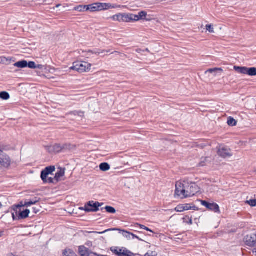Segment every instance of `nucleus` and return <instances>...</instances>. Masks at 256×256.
Returning <instances> with one entry per match:
<instances>
[{
    "mask_svg": "<svg viewBox=\"0 0 256 256\" xmlns=\"http://www.w3.org/2000/svg\"><path fill=\"white\" fill-rule=\"evenodd\" d=\"M144 256H157V254L156 252L149 251L144 254Z\"/></svg>",
    "mask_w": 256,
    "mask_h": 256,
    "instance_id": "obj_41",
    "label": "nucleus"
},
{
    "mask_svg": "<svg viewBox=\"0 0 256 256\" xmlns=\"http://www.w3.org/2000/svg\"><path fill=\"white\" fill-rule=\"evenodd\" d=\"M3 235H4V232L3 231H0V238Z\"/></svg>",
    "mask_w": 256,
    "mask_h": 256,
    "instance_id": "obj_49",
    "label": "nucleus"
},
{
    "mask_svg": "<svg viewBox=\"0 0 256 256\" xmlns=\"http://www.w3.org/2000/svg\"><path fill=\"white\" fill-rule=\"evenodd\" d=\"M183 219L184 222L188 223V224H192V218H190V217L188 216H186Z\"/></svg>",
    "mask_w": 256,
    "mask_h": 256,
    "instance_id": "obj_36",
    "label": "nucleus"
},
{
    "mask_svg": "<svg viewBox=\"0 0 256 256\" xmlns=\"http://www.w3.org/2000/svg\"><path fill=\"white\" fill-rule=\"evenodd\" d=\"M131 236H132V239H134V238H136L137 236H136L134 234L132 233Z\"/></svg>",
    "mask_w": 256,
    "mask_h": 256,
    "instance_id": "obj_48",
    "label": "nucleus"
},
{
    "mask_svg": "<svg viewBox=\"0 0 256 256\" xmlns=\"http://www.w3.org/2000/svg\"><path fill=\"white\" fill-rule=\"evenodd\" d=\"M206 158H204V160H206Z\"/></svg>",
    "mask_w": 256,
    "mask_h": 256,
    "instance_id": "obj_54",
    "label": "nucleus"
},
{
    "mask_svg": "<svg viewBox=\"0 0 256 256\" xmlns=\"http://www.w3.org/2000/svg\"><path fill=\"white\" fill-rule=\"evenodd\" d=\"M86 6H83V5H80V6H78L74 8V10H77L78 12H86L87 11V8H86Z\"/></svg>",
    "mask_w": 256,
    "mask_h": 256,
    "instance_id": "obj_27",
    "label": "nucleus"
},
{
    "mask_svg": "<svg viewBox=\"0 0 256 256\" xmlns=\"http://www.w3.org/2000/svg\"><path fill=\"white\" fill-rule=\"evenodd\" d=\"M22 206H17V208H20V207H22Z\"/></svg>",
    "mask_w": 256,
    "mask_h": 256,
    "instance_id": "obj_52",
    "label": "nucleus"
},
{
    "mask_svg": "<svg viewBox=\"0 0 256 256\" xmlns=\"http://www.w3.org/2000/svg\"><path fill=\"white\" fill-rule=\"evenodd\" d=\"M91 66V64L87 62L78 61L73 63V66L70 68V70L82 73L90 70Z\"/></svg>",
    "mask_w": 256,
    "mask_h": 256,
    "instance_id": "obj_1",
    "label": "nucleus"
},
{
    "mask_svg": "<svg viewBox=\"0 0 256 256\" xmlns=\"http://www.w3.org/2000/svg\"><path fill=\"white\" fill-rule=\"evenodd\" d=\"M100 169L103 172H106L110 169V166L106 162H103L100 164Z\"/></svg>",
    "mask_w": 256,
    "mask_h": 256,
    "instance_id": "obj_22",
    "label": "nucleus"
},
{
    "mask_svg": "<svg viewBox=\"0 0 256 256\" xmlns=\"http://www.w3.org/2000/svg\"><path fill=\"white\" fill-rule=\"evenodd\" d=\"M208 209L212 210L215 212H218L220 211L219 206L216 203H210Z\"/></svg>",
    "mask_w": 256,
    "mask_h": 256,
    "instance_id": "obj_18",
    "label": "nucleus"
},
{
    "mask_svg": "<svg viewBox=\"0 0 256 256\" xmlns=\"http://www.w3.org/2000/svg\"><path fill=\"white\" fill-rule=\"evenodd\" d=\"M227 124L230 126H236L237 124V122L233 118L230 116L228 118Z\"/></svg>",
    "mask_w": 256,
    "mask_h": 256,
    "instance_id": "obj_25",
    "label": "nucleus"
},
{
    "mask_svg": "<svg viewBox=\"0 0 256 256\" xmlns=\"http://www.w3.org/2000/svg\"><path fill=\"white\" fill-rule=\"evenodd\" d=\"M58 170L54 176L56 182H58L60 178L62 177L65 174V168H59Z\"/></svg>",
    "mask_w": 256,
    "mask_h": 256,
    "instance_id": "obj_14",
    "label": "nucleus"
},
{
    "mask_svg": "<svg viewBox=\"0 0 256 256\" xmlns=\"http://www.w3.org/2000/svg\"><path fill=\"white\" fill-rule=\"evenodd\" d=\"M78 250L80 256H90L89 249L84 246H79Z\"/></svg>",
    "mask_w": 256,
    "mask_h": 256,
    "instance_id": "obj_15",
    "label": "nucleus"
},
{
    "mask_svg": "<svg viewBox=\"0 0 256 256\" xmlns=\"http://www.w3.org/2000/svg\"><path fill=\"white\" fill-rule=\"evenodd\" d=\"M11 160L8 156L4 154L3 152H0V164L4 168L10 166Z\"/></svg>",
    "mask_w": 256,
    "mask_h": 256,
    "instance_id": "obj_9",
    "label": "nucleus"
},
{
    "mask_svg": "<svg viewBox=\"0 0 256 256\" xmlns=\"http://www.w3.org/2000/svg\"><path fill=\"white\" fill-rule=\"evenodd\" d=\"M184 182H186V180L178 181L176 183L175 197H180L182 198H185L186 188Z\"/></svg>",
    "mask_w": 256,
    "mask_h": 256,
    "instance_id": "obj_4",
    "label": "nucleus"
},
{
    "mask_svg": "<svg viewBox=\"0 0 256 256\" xmlns=\"http://www.w3.org/2000/svg\"><path fill=\"white\" fill-rule=\"evenodd\" d=\"M136 238H137L138 240H139L140 241H144L142 239H141L138 236H136Z\"/></svg>",
    "mask_w": 256,
    "mask_h": 256,
    "instance_id": "obj_50",
    "label": "nucleus"
},
{
    "mask_svg": "<svg viewBox=\"0 0 256 256\" xmlns=\"http://www.w3.org/2000/svg\"><path fill=\"white\" fill-rule=\"evenodd\" d=\"M72 146L68 144H55L49 147V151L54 153H60L71 149Z\"/></svg>",
    "mask_w": 256,
    "mask_h": 256,
    "instance_id": "obj_3",
    "label": "nucleus"
},
{
    "mask_svg": "<svg viewBox=\"0 0 256 256\" xmlns=\"http://www.w3.org/2000/svg\"><path fill=\"white\" fill-rule=\"evenodd\" d=\"M247 202L251 206H256V200H248Z\"/></svg>",
    "mask_w": 256,
    "mask_h": 256,
    "instance_id": "obj_39",
    "label": "nucleus"
},
{
    "mask_svg": "<svg viewBox=\"0 0 256 256\" xmlns=\"http://www.w3.org/2000/svg\"><path fill=\"white\" fill-rule=\"evenodd\" d=\"M247 74L250 76H256V68H254V67L248 68Z\"/></svg>",
    "mask_w": 256,
    "mask_h": 256,
    "instance_id": "obj_23",
    "label": "nucleus"
},
{
    "mask_svg": "<svg viewBox=\"0 0 256 256\" xmlns=\"http://www.w3.org/2000/svg\"><path fill=\"white\" fill-rule=\"evenodd\" d=\"M132 14V22H136L140 20L139 14Z\"/></svg>",
    "mask_w": 256,
    "mask_h": 256,
    "instance_id": "obj_37",
    "label": "nucleus"
},
{
    "mask_svg": "<svg viewBox=\"0 0 256 256\" xmlns=\"http://www.w3.org/2000/svg\"><path fill=\"white\" fill-rule=\"evenodd\" d=\"M43 67V66L40 64L36 65V68L41 69Z\"/></svg>",
    "mask_w": 256,
    "mask_h": 256,
    "instance_id": "obj_47",
    "label": "nucleus"
},
{
    "mask_svg": "<svg viewBox=\"0 0 256 256\" xmlns=\"http://www.w3.org/2000/svg\"><path fill=\"white\" fill-rule=\"evenodd\" d=\"M217 71L222 72V70L221 68H210V69L208 70L206 72V73H207V72L213 73V72H215Z\"/></svg>",
    "mask_w": 256,
    "mask_h": 256,
    "instance_id": "obj_33",
    "label": "nucleus"
},
{
    "mask_svg": "<svg viewBox=\"0 0 256 256\" xmlns=\"http://www.w3.org/2000/svg\"><path fill=\"white\" fill-rule=\"evenodd\" d=\"M139 16L140 19H143L147 15V13L145 11H142L138 12Z\"/></svg>",
    "mask_w": 256,
    "mask_h": 256,
    "instance_id": "obj_40",
    "label": "nucleus"
},
{
    "mask_svg": "<svg viewBox=\"0 0 256 256\" xmlns=\"http://www.w3.org/2000/svg\"><path fill=\"white\" fill-rule=\"evenodd\" d=\"M201 202L202 206H206L207 208H208L210 203L207 202L205 200H201Z\"/></svg>",
    "mask_w": 256,
    "mask_h": 256,
    "instance_id": "obj_44",
    "label": "nucleus"
},
{
    "mask_svg": "<svg viewBox=\"0 0 256 256\" xmlns=\"http://www.w3.org/2000/svg\"><path fill=\"white\" fill-rule=\"evenodd\" d=\"M218 154L224 158H230L232 156L231 150L226 146H221L218 148Z\"/></svg>",
    "mask_w": 256,
    "mask_h": 256,
    "instance_id": "obj_7",
    "label": "nucleus"
},
{
    "mask_svg": "<svg viewBox=\"0 0 256 256\" xmlns=\"http://www.w3.org/2000/svg\"><path fill=\"white\" fill-rule=\"evenodd\" d=\"M87 11L90 10V12H96V6L94 5V4H92L87 5L86 6Z\"/></svg>",
    "mask_w": 256,
    "mask_h": 256,
    "instance_id": "obj_32",
    "label": "nucleus"
},
{
    "mask_svg": "<svg viewBox=\"0 0 256 256\" xmlns=\"http://www.w3.org/2000/svg\"><path fill=\"white\" fill-rule=\"evenodd\" d=\"M199 165L200 166H204L205 164H204V161H201L200 164H199Z\"/></svg>",
    "mask_w": 256,
    "mask_h": 256,
    "instance_id": "obj_46",
    "label": "nucleus"
},
{
    "mask_svg": "<svg viewBox=\"0 0 256 256\" xmlns=\"http://www.w3.org/2000/svg\"><path fill=\"white\" fill-rule=\"evenodd\" d=\"M183 208V204H179L174 208V210L177 212H182L184 211Z\"/></svg>",
    "mask_w": 256,
    "mask_h": 256,
    "instance_id": "obj_35",
    "label": "nucleus"
},
{
    "mask_svg": "<svg viewBox=\"0 0 256 256\" xmlns=\"http://www.w3.org/2000/svg\"><path fill=\"white\" fill-rule=\"evenodd\" d=\"M122 22H132V14H124Z\"/></svg>",
    "mask_w": 256,
    "mask_h": 256,
    "instance_id": "obj_20",
    "label": "nucleus"
},
{
    "mask_svg": "<svg viewBox=\"0 0 256 256\" xmlns=\"http://www.w3.org/2000/svg\"><path fill=\"white\" fill-rule=\"evenodd\" d=\"M70 114H72L75 115V116L78 114V115L80 116H82L84 114V113L80 111H79V112L74 111V112H70Z\"/></svg>",
    "mask_w": 256,
    "mask_h": 256,
    "instance_id": "obj_42",
    "label": "nucleus"
},
{
    "mask_svg": "<svg viewBox=\"0 0 256 256\" xmlns=\"http://www.w3.org/2000/svg\"><path fill=\"white\" fill-rule=\"evenodd\" d=\"M56 168L54 166H50L46 167L44 170L41 172L40 178L42 180H46L48 176L52 174L55 171Z\"/></svg>",
    "mask_w": 256,
    "mask_h": 256,
    "instance_id": "obj_10",
    "label": "nucleus"
},
{
    "mask_svg": "<svg viewBox=\"0 0 256 256\" xmlns=\"http://www.w3.org/2000/svg\"><path fill=\"white\" fill-rule=\"evenodd\" d=\"M96 11L108 10L112 7L111 4L106 3H94Z\"/></svg>",
    "mask_w": 256,
    "mask_h": 256,
    "instance_id": "obj_13",
    "label": "nucleus"
},
{
    "mask_svg": "<svg viewBox=\"0 0 256 256\" xmlns=\"http://www.w3.org/2000/svg\"><path fill=\"white\" fill-rule=\"evenodd\" d=\"M14 66L20 68H24L27 67V62L24 60L19 61L14 63Z\"/></svg>",
    "mask_w": 256,
    "mask_h": 256,
    "instance_id": "obj_17",
    "label": "nucleus"
},
{
    "mask_svg": "<svg viewBox=\"0 0 256 256\" xmlns=\"http://www.w3.org/2000/svg\"><path fill=\"white\" fill-rule=\"evenodd\" d=\"M248 68L245 66H234V70L242 74H247Z\"/></svg>",
    "mask_w": 256,
    "mask_h": 256,
    "instance_id": "obj_16",
    "label": "nucleus"
},
{
    "mask_svg": "<svg viewBox=\"0 0 256 256\" xmlns=\"http://www.w3.org/2000/svg\"><path fill=\"white\" fill-rule=\"evenodd\" d=\"M32 210H33V212H34V214H37V213L40 211V210H39L36 209V208H32Z\"/></svg>",
    "mask_w": 256,
    "mask_h": 256,
    "instance_id": "obj_45",
    "label": "nucleus"
},
{
    "mask_svg": "<svg viewBox=\"0 0 256 256\" xmlns=\"http://www.w3.org/2000/svg\"><path fill=\"white\" fill-rule=\"evenodd\" d=\"M102 204V203L92 200L86 204L84 207L81 209L84 210L86 212H96L99 210V208Z\"/></svg>",
    "mask_w": 256,
    "mask_h": 256,
    "instance_id": "obj_5",
    "label": "nucleus"
},
{
    "mask_svg": "<svg viewBox=\"0 0 256 256\" xmlns=\"http://www.w3.org/2000/svg\"><path fill=\"white\" fill-rule=\"evenodd\" d=\"M59 6H60V4H58V5L56 6V7H59Z\"/></svg>",
    "mask_w": 256,
    "mask_h": 256,
    "instance_id": "obj_53",
    "label": "nucleus"
},
{
    "mask_svg": "<svg viewBox=\"0 0 256 256\" xmlns=\"http://www.w3.org/2000/svg\"><path fill=\"white\" fill-rule=\"evenodd\" d=\"M10 98L9 94L6 92H0V98L4 100H8Z\"/></svg>",
    "mask_w": 256,
    "mask_h": 256,
    "instance_id": "obj_24",
    "label": "nucleus"
},
{
    "mask_svg": "<svg viewBox=\"0 0 256 256\" xmlns=\"http://www.w3.org/2000/svg\"><path fill=\"white\" fill-rule=\"evenodd\" d=\"M246 244L251 247H256V232L248 234L244 238Z\"/></svg>",
    "mask_w": 256,
    "mask_h": 256,
    "instance_id": "obj_8",
    "label": "nucleus"
},
{
    "mask_svg": "<svg viewBox=\"0 0 256 256\" xmlns=\"http://www.w3.org/2000/svg\"><path fill=\"white\" fill-rule=\"evenodd\" d=\"M183 206H184L183 210H184V211L188 210H192V209L195 210V208H196V207L195 206H191L190 205L188 204H183Z\"/></svg>",
    "mask_w": 256,
    "mask_h": 256,
    "instance_id": "obj_31",
    "label": "nucleus"
},
{
    "mask_svg": "<svg viewBox=\"0 0 256 256\" xmlns=\"http://www.w3.org/2000/svg\"><path fill=\"white\" fill-rule=\"evenodd\" d=\"M30 211L28 209H26L23 211H20L18 216V220H22L26 218L28 216ZM12 218L14 220H17L14 213L12 214Z\"/></svg>",
    "mask_w": 256,
    "mask_h": 256,
    "instance_id": "obj_11",
    "label": "nucleus"
},
{
    "mask_svg": "<svg viewBox=\"0 0 256 256\" xmlns=\"http://www.w3.org/2000/svg\"><path fill=\"white\" fill-rule=\"evenodd\" d=\"M0 152H2V150L0 149Z\"/></svg>",
    "mask_w": 256,
    "mask_h": 256,
    "instance_id": "obj_55",
    "label": "nucleus"
},
{
    "mask_svg": "<svg viewBox=\"0 0 256 256\" xmlns=\"http://www.w3.org/2000/svg\"><path fill=\"white\" fill-rule=\"evenodd\" d=\"M104 209H105L110 214H114L116 212V209L110 206H106Z\"/></svg>",
    "mask_w": 256,
    "mask_h": 256,
    "instance_id": "obj_29",
    "label": "nucleus"
},
{
    "mask_svg": "<svg viewBox=\"0 0 256 256\" xmlns=\"http://www.w3.org/2000/svg\"><path fill=\"white\" fill-rule=\"evenodd\" d=\"M110 250L117 256H134V253L126 248H119L118 247H113Z\"/></svg>",
    "mask_w": 256,
    "mask_h": 256,
    "instance_id": "obj_6",
    "label": "nucleus"
},
{
    "mask_svg": "<svg viewBox=\"0 0 256 256\" xmlns=\"http://www.w3.org/2000/svg\"><path fill=\"white\" fill-rule=\"evenodd\" d=\"M109 50H89L88 52H90L92 54H103L105 52H108Z\"/></svg>",
    "mask_w": 256,
    "mask_h": 256,
    "instance_id": "obj_28",
    "label": "nucleus"
},
{
    "mask_svg": "<svg viewBox=\"0 0 256 256\" xmlns=\"http://www.w3.org/2000/svg\"><path fill=\"white\" fill-rule=\"evenodd\" d=\"M27 67H28L30 68H36V64L34 62H27Z\"/></svg>",
    "mask_w": 256,
    "mask_h": 256,
    "instance_id": "obj_34",
    "label": "nucleus"
},
{
    "mask_svg": "<svg viewBox=\"0 0 256 256\" xmlns=\"http://www.w3.org/2000/svg\"><path fill=\"white\" fill-rule=\"evenodd\" d=\"M64 256H77L76 254L70 250H65L63 252Z\"/></svg>",
    "mask_w": 256,
    "mask_h": 256,
    "instance_id": "obj_26",
    "label": "nucleus"
},
{
    "mask_svg": "<svg viewBox=\"0 0 256 256\" xmlns=\"http://www.w3.org/2000/svg\"><path fill=\"white\" fill-rule=\"evenodd\" d=\"M206 30H208L210 32L212 33L214 32V29L213 26L211 24H207L206 26Z\"/></svg>",
    "mask_w": 256,
    "mask_h": 256,
    "instance_id": "obj_38",
    "label": "nucleus"
},
{
    "mask_svg": "<svg viewBox=\"0 0 256 256\" xmlns=\"http://www.w3.org/2000/svg\"><path fill=\"white\" fill-rule=\"evenodd\" d=\"M40 198H35L34 199L32 200H30L29 202H25V204L24 206H30L32 204H36V203L40 202Z\"/></svg>",
    "mask_w": 256,
    "mask_h": 256,
    "instance_id": "obj_21",
    "label": "nucleus"
},
{
    "mask_svg": "<svg viewBox=\"0 0 256 256\" xmlns=\"http://www.w3.org/2000/svg\"><path fill=\"white\" fill-rule=\"evenodd\" d=\"M124 14H118L111 17V18L114 21H118L119 22H122Z\"/></svg>",
    "mask_w": 256,
    "mask_h": 256,
    "instance_id": "obj_19",
    "label": "nucleus"
},
{
    "mask_svg": "<svg viewBox=\"0 0 256 256\" xmlns=\"http://www.w3.org/2000/svg\"><path fill=\"white\" fill-rule=\"evenodd\" d=\"M42 181L44 183L54 184L57 182H55V177H54V178H46V180H44Z\"/></svg>",
    "mask_w": 256,
    "mask_h": 256,
    "instance_id": "obj_30",
    "label": "nucleus"
},
{
    "mask_svg": "<svg viewBox=\"0 0 256 256\" xmlns=\"http://www.w3.org/2000/svg\"><path fill=\"white\" fill-rule=\"evenodd\" d=\"M138 224L140 228L141 229L145 230L147 231L150 232H154L152 230H150L149 228L146 226H145L142 225V224Z\"/></svg>",
    "mask_w": 256,
    "mask_h": 256,
    "instance_id": "obj_43",
    "label": "nucleus"
},
{
    "mask_svg": "<svg viewBox=\"0 0 256 256\" xmlns=\"http://www.w3.org/2000/svg\"><path fill=\"white\" fill-rule=\"evenodd\" d=\"M2 204H1V202H0V208L2 207Z\"/></svg>",
    "mask_w": 256,
    "mask_h": 256,
    "instance_id": "obj_51",
    "label": "nucleus"
},
{
    "mask_svg": "<svg viewBox=\"0 0 256 256\" xmlns=\"http://www.w3.org/2000/svg\"><path fill=\"white\" fill-rule=\"evenodd\" d=\"M184 183L186 188L185 198L192 196L199 191V188L196 183L190 182L188 180H186Z\"/></svg>",
    "mask_w": 256,
    "mask_h": 256,
    "instance_id": "obj_2",
    "label": "nucleus"
},
{
    "mask_svg": "<svg viewBox=\"0 0 256 256\" xmlns=\"http://www.w3.org/2000/svg\"><path fill=\"white\" fill-rule=\"evenodd\" d=\"M111 230H120V231H122V236L124 238H128V240L132 239V236H131L132 232H128L126 230H122L120 229L116 228L108 229V230H104V232H100V234H104V232H106L111 231Z\"/></svg>",
    "mask_w": 256,
    "mask_h": 256,
    "instance_id": "obj_12",
    "label": "nucleus"
}]
</instances>
